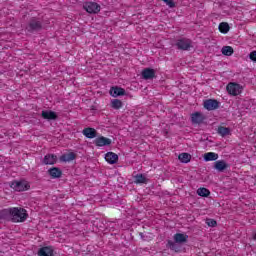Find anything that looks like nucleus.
Returning <instances> with one entry per match:
<instances>
[{
  "label": "nucleus",
  "instance_id": "412c9836",
  "mask_svg": "<svg viewBox=\"0 0 256 256\" xmlns=\"http://www.w3.org/2000/svg\"><path fill=\"white\" fill-rule=\"evenodd\" d=\"M217 133L218 135H221V137H227V135L231 134V129L225 126H219L217 129Z\"/></svg>",
  "mask_w": 256,
  "mask_h": 256
},
{
  "label": "nucleus",
  "instance_id": "f3484780",
  "mask_svg": "<svg viewBox=\"0 0 256 256\" xmlns=\"http://www.w3.org/2000/svg\"><path fill=\"white\" fill-rule=\"evenodd\" d=\"M227 167H229V164L226 163L224 160H218L214 163V169H216V171H219L220 173H223V171H225Z\"/></svg>",
  "mask_w": 256,
  "mask_h": 256
},
{
  "label": "nucleus",
  "instance_id": "c85d7f7f",
  "mask_svg": "<svg viewBox=\"0 0 256 256\" xmlns=\"http://www.w3.org/2000/svg\"><path fill=\"white\" fill-rule=\"evenodd\" d=\"M206 225H208V227H216L217 226V221H215L214 219H207L206 220Z\"/></svg>",
  "mask_w": 256,
  "mask_h": 256
},
{
  "label": "nucleus",
  "instance_id": "393cba45",
  "mask_svg": "<svg viewBox=\"0 0 256 256\" xmlns=\"http://www.w3.org/2000/svg\"><path fill=\"white\" fill-rule=\"evenodd\" d=\"M178 159L181 163H189V161H191V154L181 153L179 154Z\"/></svg>",
  "mask_w": 256,
  "mask_h": 256
},
{
  "label": "nucleus",
  "instance_id": "6e6552de",
  "mask_svg": "<svg viewBox=\"0 0 256 256\" xmlns=\"http://www.w3.org/2000/svg\"><path fill=\"white\" fill-rule=\"evenodd\" d=\"M204 109H207V111H215V109H219V101H217L216 99L205 100Z\"/></svg>",
  "mask_w": 256,
  "mask_h": 256
},
{
  "label": "nucleus",
  "instance_id": "dca6fc26",
  "mask_svg": "<svg viewBox=\"0 0 256 256\" xmlns=\"http://www.w3.org/2000/svg\"><path fill=\"white\" fill-rule=\"evenodd\" d=\"M105 159L107 163H110V165H115V163L119 161V156L116 153L108 152L105 155Z\"/></svg>",
  "mask_w": 256,
  "mask_h": 256
},
{
  "label": "nucleus",
  "instance_id": "1a4fd4ad",
  "mask_svg": "<svg viewBox=\"0 0 256 256\" xmlns=\"http://www.w3.org/2000/svg\"><path fill=\"white\" fill-rule=\"evenodd\" d=\"M41 116L46 119L47 121H57L58 115L57 112L51 111V110H44L41 113Z\"/></svg>",
  "mask_w": 256,
  "mask_h": 256
},
{
  "label": "nucleus",
  "instance_id": "6ab92c4d",
  "mask_svg": "<svg viewBox=\"0 0 256 256\" xmlns=\"http://www.w3.org/2000/svg\"><path fill=\"white\" fill-rule=\"evenodd\" d=\"M82 133L87 139H95V137H97V130H95V128H85Z\"/></svg>",
  "mask_w": 256,
  "mask_h": 256
},
{
  "label": "nucleus",
  "instance_id": "c756f323",
  "mask_svg": "<svg viewBox=\"0 0 256 256\" xmlns=\"http://www.w3.org/2000/svg\"><path fill=\"white\" fill-rule=\"evenodd\" d=\"M162 1L166 3V5L170 7V9H173V7H175V2L173 0H162Z\"/></svg>",
  "mask_w": 256,
  "mask_h": 256
},
{
  "label": "nucleus",
  "instance_id": "7c9ffc66",
  "mask_svg": "<svg viewBox=\"0 0 256 256\" xmlns=\"http://www.w3.org/2000/svg\"><path fill=\"white\" fill-rule=\"evenodd\" d=\"M249 58L251 59V61H254V63H256V51H252L249 54Z\"/></svg>",
  "mask_w": 256,
  "mask_h": 256
},
{
  "label": "nucleus",
  "instance_id": "f03ea898",
  "mask_svg": "<svg viewBox=\"0 0 256 256\" xmlns=\"http://www.w3.org/2000/svg\"><path fill=\"white\" fill-rule=\"evenodd\" d=\"M173 240H168L166 246L168 249H171V251H175V253H179L181 251V246L183 243H187V239H189V236L187 234L183 233H176L173 237Z\"/></svg>",
  "mask_w": 256,
  "mask_h": 256
},
{
  "label": "nucleus",
  "instance_id": "9d476101",
  "mask_svg": "<svg viewBox=\"0 0 256 256\" xmlns=\"http://www.w3.org/2000/svg\"><path fill=\"white\" fill-rule=\"evenodd\" d=\"M94 144L96 147H107V145H111V139L100 136L94 140Z\"/></svg>",
  "mask_w": 256,
  "mask_h": 256
},
{
  "label": "nucleus",
  "instance_id": "bb28decb",
  "mask_svg": "<svg viewBox=\"0 0 256 256\" xmlns=\"http://www.w3.org/2000/svg\"><path fill=\"white\" fill-rule=\"evenodd\" d=\"M233 47L231 46H224L222 47V55H225L226 57H231L233 55Z\"/></svg>",
  "mask_w": 256,
  "mask_h": 256
},
{
  "label": "nucleus",
  "instance_id": "473e14b6",
  "mask_svg": "<svg viewBox=\"0 0 256 256\" xmlns=\"http://www.w3.org/2000/svg\"><path fill=\"white\" fill-rule=\"evenodd\" d=\"M253 239L254 241H256V233L253 235Z\"/></svg>",
  "mask_w": 256,
  "mask_h": 256
},
{
  "label": "nucleus",
  "instance_id": "f8f14e48",
  "mask_svg": "<svg viewBox=\"0 0 256 256\" xmlns=\"http://www.w3.org/2000/svg\"><path fill=\"white\" fill-rule=\"evenodd\" d=\"M77 159V154L74 152L66 153L60 156V161L62 163H71V161H75Z\"/></svg>",
  "mask_w": 256,
  "mask_h": 256
},
{
  "label": "nucleus",
  "instance_id": "a211bd4d",
  "mask_svg": "<svg viewBox=\"0 0 256 256\" xmlns=\"http://www.w3.org/2000/svg\"><path fill=\"white\" fill-rule=\"evenodd\" d=\"M48 174L52 179H59L61 178V175H63V171H61L60 168L53 167L48 170Z\"/></svg>",
  "mask_w": 256,
  "mask_h": 256
},
{
  "label": "nucleus",
  "instance_id": "cd10ccee",
  "mask_svg": "<svg viewBox=\"0 0 256 256\" xmlns=\"http://www.w3.org/2000/svg\"><path fill=\"white\" fill-rule=\"evenodd\" d=\"M197 195H199V197H209V195H211V192L207 188H199L197 190Z\"/></svg>",
  "mask_w": 256,
  "mask_h": 256
},
{
  "label": "nucleus",
  "instance_id": "2eb2a0df",
  "mask_svg": "<svg viewBox=\"0 0 256 256\" xmlns=\"http://www.w3.org/2000/svg\"><path fill=\"white\" fill-rule=\"evenodd\" d=\"M110 95L112 97H121L125 95V89L119 87V86H114L110 89Z\"/></svg>",
  "mask_w": 256,
  "mask_h": 256
},
{
  "label": "nucleus",
  "instance_id": "4be33fe9",
  "mask_svg": "<svg viewBox=\"0 0 256 256\" xmlns=\"http://www.w3.org/2000/svg\"><path fill=\"white\" fill-rule=\"evenodd\" d=\"M219 154L214 152H208L204 154V161H217Z\"/></svg>",
  "mask_w": 256,
  "mask_h": 256
},
{
  "label": "nucleus",
  "instance_id": "20e7f679",
  "mask_svg": "<svg viewBox=\"0 0 256 256\" xmlns=\"http://www.w3.org/2000/svg\"><path fill=\"white\" fill-rule=\"evenodd\" d=\"M192 44H193V41H191V39L181 38L176 41L175 46L180 51H189V49H191L192 47Z\"/></svg>",
  "mask_w": 256,
  "mask_h": 256
},
{
  "label": "nucleus",
  "instance_id": "aec40b11",
  "mask_svg": "<svg viewBox=\"0 0 256 256\" xmlns=\"http://www.w3.org/2000/svg\"><path fill=\"white\" fill-rule=\"evenodd\" d=\"M53 248L51 246H45L39 249L38 256H53Z\"/></svg>",
  "mask_w": 256,
  "mask_h": 256
},
{
  "label": "nucleus",
  "instance_id": "ddd939ff",
  "mask_svg": "<svg viewBox=\"0 0 256 256\" xmlns=\"http://www.w3.org/2000/svg\"><path fill=\"white\" fill-rule=\"evenodd\" d=\"M142 77L146 81H149L151 79H155V70L152 68H146L142 71Z\"/></svg>",
  "mask_w": 256,
  "mask_h": 256
},
{
  "label": "nucleus",
  "instance_id": "39448f33",
  "mask_svg": "<svg viewBox=\"0 0 256 256\" xmlns=\"http://www.w3.org/2000/svg\"><path fill=\"white\" fill-rule=\"evenodd\" d=\"M11 189H14L15 191L21 192V191H27L29 189V183L25 180L20 181H13L10 183Z\"/></svg>",
  "mask_w": 256,
  "mask_h": 256
},
{
  "label": "nucleus",
  "instance_id": "0eeeda50",
  "mask_svg": "<svg viewBox=\"0 0 256 256\" xmlns=\"http://www.w3.org/2000/svg\"><path fill=\"white\" fill-rule=\"evenodd\" d=\"M229 95H233V97H237V95H241V85L236 83H229L226 87Z\"/></svg>",
  "mask_w": 256,
  "mask_h": 256
},
{
  "label": "nucleus",
  "instance_id": "5701e85b",
  "mask_svg": "<svg viewBox=\"0 0 256 256\" xmlns=\"http://www.w3.org/2000/svg\"><path fill=\"white\" fill-rule=\"evenodd\" d=\"M110 106L112 109L119 110L123 107V102L119 99H112L110 102Z\"/></svg>",
  "mask_w": 256,
  "mask_h": 256
},
{
  "label": "nucleus",
  "instance_id": "b1692460",
  "mask_svg": "<svg viewBox=\"0 0 256 256\" xmlns=\"http://www.w3.org/2000/svg\"><path fill=\"white\" fill-rule=\"evenodd\" d=\"M134 183H136L137 185H139L141 183L146 184L147 183V177H145V175H143V174H137L134 177Z\"/></svg>",
  "mask_w": 256,
  "mask_h": 256
},
{
  "label": "nucleus",
  "instance_id": "7ed1b4c3",
  "mask_svg": "<svg viewBox=\"0 0 256 256\" xmlns=\"http://www.w3.org/2000/svg\"><path fill=\"white\" fill-rule=\"evenodd\" d=\"M43 30V20L39 17H32L29 19L26 25V31L28 33H39Z\"/></svg>",
  "mask_w": 256,
  "mask_h": 256
},
{
  "label": "nucleus",
  "instance_id": "9b49d317",
  "mask_svg": "<svg viewBox=\"0 0 256 256\" xmlns=\"http://www.w3.org/2000/svg\"><path fill=\"white\" fill-rule=\"evenodd\" d=\"M205 121V116L201 112H195L191 115L193 125H201Z\"/></svg>",
  "mask_w": 256,
  "mask_h": 256
},
{
  "label": "nucleus",
  "instance_id": "423d86ee",
  "mask_svg": "<svg viewBox=\"0 0 256 256\" xmlns=\"http://www.w3.org/2000/svg\"><path fill=\"white\" fill-rule=\"evenodd\" d=\"M84 9L87 11V13L97 14L99 11H101V5L96 2H86L84 4Z\"/></svg>",
  "mask_w": 256,
  "mask_h": 256
},
{
  "label": "nucleus",
  "instance_id": "f257e3e1",
  "mask_svg": "<svg viewBox=\"0 0 256 256\" xmlns=\"http://www.w3.org/2000/svg\"><path fill=\"white\" fill-rule=\"evenodd\" d=\"M1 217H10L13 223H23L27 221V210L24 208H8L1 211Z\"/></svg>",
  "mask_w": 256,
  "mask_h": 256
},
{
  "label": "nucleus",
  "instance_id": "2f4dec72",
  "mask_svg": "<svg viewBox=\"0 0 256 256\" xmlns=\"http://www.w3.org/2000/svg\"><path fill=\"white\" fill-rule=\"evenodd\" d=\"M140 237H141V239H143L145 241V236L143 235L142 232L140 233Z\"/></svg>",
  "mask_w": 256,
  "mask_h": 256
},
{
  "label": "nucleus",
  "instance_id": "4468645a",
  "mask_svg": "<svg viewBox=\"0 0 256 256\" xmlns=\"http://www.w3.org/2000/svg\"><path fill=\"white\" fill-rule=\"evenodd\" d=\"M57 163V155L47 154L44 156L43 164L44 165H55Z\"/></svg>",
  "mask_w": 256,
  "mask_h": 256
},
{
  "label": "nucleus",
  "instance_id": "a878e982",
  "mask_svg": "<svg viewBox=\"0 0 256 256\" xmlns=\"http://www.w3.org/2000/svg\"><path fill=\"white\" fill-rule=\"evenodd\" d=\"M218 29H219L220 33H224V34L229 33V29H230L229 23H227V22H221V23L219 24V26H218Z\"/></svg>",
  "mask_w": 256,
  "mask_h": 256
}]
</instances>
